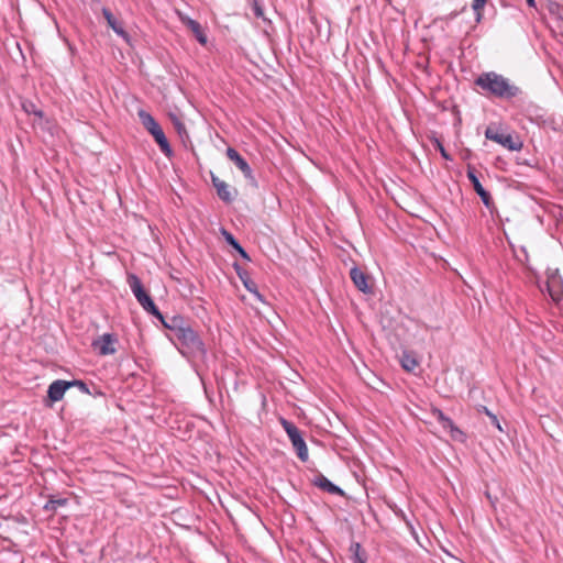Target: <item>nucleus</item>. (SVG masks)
I'll return each instance as SVG.
<instances>
[{"label": "nucleus", "instance_id": "39448f33", "mask_svg": "<svg viewBox=\"0 0 563 563\" xmlns=\"http://www.w3.org/2000/svg\"><path fill=\"white\" fill-rule=\"evenodd\" d=\"M547 290L553 301L560 302L563 298V279L558 268L547 271Z\"/></svg>", "mask_w": 563, "mask_h": 563}, {"label": "nucleus", "instance_id": "f03ea898", "mask_svg": "<svg viewBox=\"0 0 563 563\" xmlns=\"http://www.w3.org/2000/svg\"><path fill=\"white\" fill-rule=\"evenodd\" d=\"M180 345V352L191 356H202L206 354L205 344L199 334L190 327L186 325L176 336Z\"/></svg>", "mask_w": 563, "mask_h": 563}, {"label": "nucleus", "instance_id": "f8f14e48", "mask_svg": "<svg viewBox=\"0 0 563 563\" xmlns=\"http://www.w3.org/2000/svg\"><path fill=\"white\" fill-rule=\"evenodd\" d=\"M135 298L146 312L151 313L157 319H163V314L157 309L156 305L154 303L151 296L146 292V290H143L141 294H137Z\"/></svg>", "mask_w": 563, "mask_h": 563}, {"label": "nucleus", "instance_id": "ddd939ff", "mask_svg": "<svg viewBox=\"0 0 563 563\" xmlns=\"http://www.w3.org/2000/svg\"><path fill=\"white\" fill-rule=\"evenodd\" d=\"M398 358L401 367L408 373H415L419 367V360L412 351L404 350Z\"/></svg>", "mask_w": 563, "mask_h": 563}, {"label": "nucleus", "instance_id": "a878e982", "mask_svg": "<svg viewBox=\"0 0 563 563\" xmlns=\"http://www.w3.org/2000/svg\"><path fill=\"white\" fill-rule=\"evenodd\" d=\"M478 412L485 413L488 419H490L492 423L499 430L503 431L499 420L495 413H493L486 406H479L477 409Z\"/></svg>", "mask_w": 563, "mask_h": 563}, {"label": "nucleus", "instance_id": "c756f323", "mask_svg": "<svg viewBox=\"0 0 563 563\" xmlns=\"http://www.w3.org/2000/svg\"><path fill=\"white\" fill-rule=\"evenodd\" d=\"M68 384H71V387L73 386L78 387L79 390L85 393V394H88V395L90 394V390H89L87 384L85 382H82V380L75 379V380L68 382Z\"/></svg>", "mask_w": 563, "mask_h": 563}, {"label": "nucleus", "instance_id": "2eb2a0df", "mask_svg": "<svg viewBox=\"0 0 563 563\" xmlns=\"http://www.w3.org/2000/svg\"><path fill=\"white\" fill-rule=\"evenodd\" d=\"M179 16H180L181 22L194 33L196 40L200 44L206 45L207 44V35L205 34L200 23L197 22L196 20H192V19L181 15V14Z\"/></svg>", "mask_w": 563, "mask_h": 563}, {"label": "nucleus", "instance_id": "7ed1b4c3", "mask_svg": "<svg viewBox=\"0 0 563 563\" xmlns=\"http://www.w3.org/2000/svg\"><path fill=\"white\" fill-rule=\"evenodd\" d=\"M280 423L286 431V433L289 437V440L291 441V444L294 449L296 450L297 456L302 461L306 462L308 460V448L306 445V442L301 435L300 430L290 421L282 418Z\"/></svg>", "mask_w": 563, "mask_h": 563}, {"label": "nucleus", "instance_id": "72a5a7b5", "mask_svg": "<svg viewBox=\"0 0 563 563\" xmlns=\"http://www.w3.org/2000/svg\"><path fill=\"white\" fill-rule=\"evenodd\" d=\"M527 3L530 8H536V0H527Z\"/></svg>", "mask_w": 563, "mask_h": 563}, {"label": "nucleus", "instance_id": "dca6fc26", "mask_svg": "<svg viewBox=\"0 0 563 563\" xmlns=\"http://www.w3.org/2000/svg\"><path fill=\"white\" fill-rule=\"evenodd\" d=\"M350 276H351V279L354 283L355 287L358 290H361L365 294L371 291V288L367 284L368 276L365 273H363L360 268H357V267L351 268Z\"/></svg>", "mask_w": 563, "mask_h": 563}, {"label": "nucleus", "instance_id": "f704fd0d", "mask_svg": "<svg viewBox=\"0 0 563 563\" xmlns=\"http://www.w3.org/2000/svg\"><path fill=\"white\" fill-rule=\"evenodd\" d=\"M560 20H561V25H560V26H561V27H562V30H563V14L560 16Z\"/></svg>", "mask_w": 563, "mask_h": 563}, {"label": "nucleus", "instance_id": "cd10ccee", "mask_svg": "<svg viewBox=\"0 0 563 563\" xmlns=\"http://www.w3.org/2000/svg\"><path fill=\"white\" fill-rule=\"evenodd\" d=\"M22 108L26 113H33L38 118H43V111L37 109L33 102H23Z\"/></svg>", "mask_w": 563, "mask_h": 563}, {"label": "nucleus", "instance_id": "f257e3e1", "mask_svg": "<svg viewBox=\"0 0 563 563\" xmlns=\"http://www.w3.org/2000/svg\"><path fill=\"white\" fill-rule=\"evenodd\" d=\"M475 85L487 93L500 98L511 99L517 97L521 90L508 78L495 71H486L475 79Z\"/></svg>", "mask_w": 563, "mask_h": 563}, {"label": "nucleus", "instance_id": "473e14b6", "mask_svg": "<svg viewBox=\"0 0 563 563\" xmlns=\"http://www.w3.org/2000/svg\"><path fill=\"white\" fill-rule=\"evenodd\" d=\"M253 10L257 18L263 16V9L261 8V5L257 2H254Z\"/></svg>", "mask_w": 563, "mask_h": 563}, {"label": "nucleus", "instance_id": "7c9ffc66", "mask_svg": "<svg viewBox=\"0 0 563 563\" xmlns=\"http://www.w3.org/2000/svg\"><path fill=\"white\" fill-rule=\"evenodd\" d=\"M175 128L180 136H183V134H187L185 124L183 122L177 121L175 123Z\"/></svg>", "mask_w": 563, "mask_h": 563}, {"label": "nucleus", "instance_id": "423d86ee", "mask_svg": "<svg viewBox=\"0 0 563 563\" xmlns=\"http://www.w3.org/2000/svg\"><path fill=\"white\" fill-rule=\"evenodd\" d=\"M118 338L112 333H104L93 340L92 347L98 351L101 356L112 355L117 352Z\"/></svg>", "mask_w": 563, "mask_h": 563}, {"label": "nucleus", "instance_id": "aec40b11", "mask_svg": "<svg viewBox=\"0 0 563 563\" xmlns=\"http://www.w3.org/2000/svg\"><path fill=\"white\" fill-rule=\"evenodd\" d=\"M102 14L103 16L106 18L109 26L119 35H122V36H125L126 33L125 31L123 30V27L121 26V24L117 21V19L113 16V14L111 13V11L107 8H103L102 9Z\"/></svg>", "mask_w": 563, "mask_h": 563}, {"label": "nucleus", "instance_id": "412c9836", "mask_svg": "<svg viewBox=\"0 0 563 563\" xmlns=\"http://www.w3.org/2000/svg\"><path fill=\"white\" fill-rule=\"evenodd\" d=\"M140 120L144 128L152 134L153 131H155L161 125L157 123V121L148 112L141 110L139 112Z\"/></svg>", "mask_w": 563, "mask_h": 563}, {"label": "nucleus", "instance_id": "6ab92c4d", "mask_svg": "<svg viewBox=\"0 0 563 563\" xmlns=\"http://www.w3.org/2000/svg\"><path fill=\"white\" fill-rule=\"evenodd\" d=\"M152 135H153L154 140L156 141V143L158 144L161 151L165 155L169 156L172 154V148L167 141V137L165 136L163 129L161 126L157 128L155 131H153Z\"/></svg>", "mask_w": 563, "mask_h": 563}, {"label": "nucleus", "instance_id": "4be33fe9", "mask_svg": "<svg viewBox=\"0 0 563 563\" xmlns=\"http://www.w3.org/2000/svg\"><path fill=\"white\" fill-rule=\"evenodd\" d=\"M223 235L229 245H231L244 260L251 261L246 251L242 247V245L238 242V240L228 231L223 230Z\"/></svg>", "mask_w": 563, "mask_h": 563}, {"label": "nucleus", "instance_id": "b1692460", "mask_svg": "<svg viewBox=\"0 0 563 563\" xmlns=\"http://www.w3.org/2000/svg\"><path fill=\"white\" fill-rule=\"evenodd\" d=\"M128 283L134 296L145 290L141 279L134 274L128 276Z\"/></svg>", "mask_w": 563, "mask_h": 563}, {"label": "nucleus", "instance_id": "9d476101", "mask_svg": "<svg viewBox=\"0 0 563 563\" xmlns=\"http://www.w3.org/2000/svg\"><path fill=\"white\" fill-rule=\"evenodd\" d=\"M467 178L472 183L474 190L481 197L483 203L489 208L492 203L490 195L485 188L482 186L476 173L473 168L467 169Z\"/></svg>", "mask_w": 563, "mask_h": 563}, {"label": "nucleus", "instance_id": "6e6552de", "mask_svg": "<svg viewBox=\"0 0 563 563\" xmlns=\"http://www.w3.org/2000/svg\"><path fill=\"white\" fill-rule=\"evenodd\" d=\"M227 156L232 161L236 167L243 173L244 177L254 180L253 172L249 163L239 154L233 147L227 148Z\"/></svg>", "mask_w": 563, "mask_h": 563}, {"label": "nucleus", "instance_id": "2f4dec72", "mask_svg": "<svg viewBox=\"0 0 563 563\" xmlns=\"http://www.w3.org/2000/svg\"><path fill=\"white\" fill-rule=\"evenodd\" d=\"M438 148H439V151L441 153V156L443 158L449 159V161L452 159L451 156L448 154V152L445 151V148L443 147V145L440 142H438Z\"/></svg>", "mask_w": 563, "mask_h": 563}, {"label": "nucleus", "instance_id": "20e7f679", "mask_svg": "<svg viewBox=\"0 0 563 563\" xmlns=\"http://www.w3.org/2000/svg\"><path fill=\"white\" fill-rule=\"evenodd\" d=\"M485 136L486 139L500 144L509 151H520L523 146L519 137L512 136L510 133H505L492 126L486 129Z\"/></svg>", "mask_w": 563, "mask_h": 563}, {"label": "nucleus", "instance_id": "a211bd4d", "mask_svg": "<svg viewBox=\"0 0 563 563\" xmlns=\"http://www.w3.org/2000/svg\"><path fill=\"white\" fill-rule=\"evenodd\" d=\"M432 416L437 419V421L442 426L444 430H450L452 437H455V433L462 434L460 429L454 426L452 419L446 417L442 410L434 408L432 410Z\"/></svg>", "mask_w": 563, "mask_h": 563}, {"label": "nucleus", "instance_id": "f3484780", "mask_svg": "<svg viewBox=\"0 0 563 563\" xmlns=\"http://www.w3.org/2000/svg\"><path fill=\"white\" fill-rule=\"evenodd\" d=\"M236 273L242 280L244 287L252 292L258 300L264 301L263 296L260 294L257 289V285L254 280L251 279L249 274L245 271H242L238 264L234 265Z\"/></svg>", "mask_w": 563, "mask_h": 563}, {"label": "nucleus", "instance_id": "0eeeda50", "mask_svg": "<svg viewBox=\"0 0 563 563\" xmlns=\"http://www.w3.org/2000/svg\"><path fill=\"white\" fill-rule=\"evenodd\" d=\"M211 181L217 190L218 197L225 203H231L238 196V190L211 173Z\"/></svg>", "mask_w": 563, "mask_h": 563}, {"label": "nucleus", "instance_id": "9b49d317", "mask_svg": "<svg viewBox=\"0 0 563 563\" xmlns=\"http://www.w3.org/2000/svg\"><path fill=\"white\" fill-rule=\"evenodd\" d=\"M158 320L163 323V325L166 329L170 330L174 333V336H176L186 325L189 324V321L179 314L172 317L163 316V319Z\"/></svg>", "mask_w": 563, "mask_h": 563}, {"label": "nucleus", "instance_id": "4468645a", "mask_svg": "<svg viewBox=\"0 0 563 563\" xmlns=\"http://www.w3.org/2000/svg\"><path fill=\"white\" fill-rule=\"evenodd\" d=\"M313 485H316L318 488H320L323 492H327L332 495H340L342 496L344 492L336 485H334L332 482H330L324 475L317 474L312 481Z\"/></svg>", "mask_w": 563, "mask_h": 563}, {"label": "nucleus", "instance_id": "393cba45", "mask_svg": "<svg viewBox=\"0 0 563 563\" xmlns=\"http://www.w3.org/2000/svg\"><path fill=\"white\" fill-rule=\"evenodd\" d=\"M488 0H473L472 9L475 13V19L479 22L483 18V9Z\"/></svg>", "mask_w": 563, "mask_h": 563}, {"label": "nucleus", "instance_id": "bb28decb", "mask_svg": "<svg viewBox=\"0 0 563 563\" xmlns=\"http://www.w3.org/2000/svg\"><path fill=\"white\" fill-rule=\"evenodd\" d=\"M389 509H391L394 511L395 516L399 520H402L410 530L413 529L412 523L409 520L408 516L401 509H399L397 506H391L390 504H389Z\"/></svg>", "mask_w": 563, "mask_h": 563}, {"label": "nucleus", "instance_id": "1a4fd4ad", "mask_svg": "<svg viewBox=\"0 0 563 563\" xmlns=\"http://www.w3.org/2000/svg\"><path fill=\"white\" fill-rule=\"evenodd\" d=\"M71 387V384H68L67 380L57 379L54 380L47 389V398L53 402L60 401L64 398V395L68 388Z\"/></svg>", "mask_w": 563, "mask_h": 563}, {"label": "nucleus", "instance_id": "c85d7f7f", "mask_svg": "<svg viewBox=\"0 0 563 563\" xmlns=\"http://www.w3.org/2000/svg\"><path fill=\"white\" fill-rule=\"evenodd\" d=\"M350 551L353 554L354 563H365L364 559L361 556V545L360 543H352L350 547Z\"/></svg>", "mask_w": 563, "mask_h": 563}, {"label": "nucleus", "instance_id": "5701e85b", "mask_svg": "<svg viewBox=\"0 0 563 563\" xmlns=\"http://www.w3.org/2000/svg\"><path fill=\"white\" fill-rule=\"evenodd\" d=\"M67 498H55V497H49V499L46 501V504L44 505V510L45 511H52V512H55L57 510L58 507H63L67 504Z\"/></svg>", "mask_w": 563, "mask_h": 563}]
</instances>
